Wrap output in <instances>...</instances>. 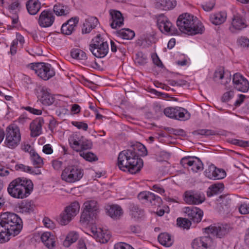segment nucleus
<instances>
[{"label": "nucleus", "instance_id": "052dcab7", "mask_svg": "<svg viewBox=\"0 0 249 249\" xmlns=\"http://www.w3.org/2000/svg\"><path fill=\"white\" fill-rule=\"evenodd\" d=\"M15 168L17 170H20L29 173L31 171V167L26 166L22 164L16 165Z\"/></svg>", "mask_w": 249, "mask_h": 249}, {"label": "nucleus", "instance_id": "dca6fc26", "mask_svg": "<svg viewBox=\"0 0 249 249\" xmlns=\"http://www.w3.org/2000/svg\"><path fill=\"white\" fill-rule=\"evenodd\" d=\"M36 93L38 100L44 105L50 106L54 102V97L45 87H38Z\"/></svg>", "mask_w": 249, "mask_h": 249}, {"label": "nucleus", "instance_id": "aec40b11", "mask_svg": "<svg viewBox=\"0 0 249 249\" xmlns=\"http://www.w3.org/2000/svg\"><path fill=\"white\" fill-rule=\"evenodd\" d=\"M184 213L194 223L200 222L203 215V211L195 207H187L184 208Z\"/></svg>", "mask_w": 249, "mask_h": 249}, {"label": "nucleus", "instance_id": "4d7b16f0", "mask_svg": "<svg viewBox=\"0 0 249 249\" xmlns=\"http://www.w3.org/2000/svg\"><path fill=\"white\" fill-rule=\"evenodd\" d=\"M234 96L233 91L231 90L226 92L222 97L221 100L223 102L229 101Z\"/></svg>", "mask_w": 249, "mask_h": 249}, {"label": "nucleus", "instance_id": "5701e85b", "mask_svg": "<svg viewBox=\"0 0 249 249\" xmlns=\"http://www.w3.org/2000/svg\"><path fill=\"white\" fill-rule=\"evenodd\" d=\"M246 27L245 19L240 15H237L234 16L229 29L232 33H235L236 31H240Z\"/></svg>", "mask_w": 249, "mask_h": 249}, {"label": "nucleus", "instance_id": "6e6552de", "mask_svg": "<svg viewBox=\"0 0 249 249\" xmlns=\"http://www.w3.org/2000/svg\"><path fill=\"white\" fill-rule=\"evenodd\" d=\"M69 142L71 147L77 152L88 150L91 148L92 142L79 133H73L69 138Z\"/></svg>", "mask_w": 249, "mask_h": 249}, {"label": "nucleus", "instance_id": "bf43d9fd", "mask_svg": "<svg viewBox=\"0 0 249 249\" xmlns=\"http://www.w3.org/2000/svg\"><path fill=\"white\" fill-rule=\"evenodd\" d=\"M114 249H134V248L129 244L121 242L114 245Z\"/></svg>", "mask_w": 249, "mask_h": 249}, {"label": "nucleus", "instance_id": "3c124183", "mask_svg": "<svg viewBox=\"0 0 249 249\" xmlns=\"http://www.w3.org/2000/svg\"><path fill=\"white\" fill-rule=\"evenodd\" d=\"M152 194V193L150 192H142L139 194L138 195V198L141 201L146 200L149 201L150 198H152V196H151Z\"/></svg>", "mask_w": 249, "mask_h": 249}, {"label": "nucleus", "instance_id": "8fccbe9b", "mask_svg": "<svg viewBox=\"0 0 249 249\" xmlns=\"http://www.w3.org/2000/svg\"><path fill=\"white\" fill-rule=\"evenodd\" d=\"M231 143L239 146L246 147L249 146V141L231 139L228 141Z\"/></svg>", "mask_w": 249, "mask_h": 249}, {"label": "nucleus", "instance_id": "4c0bfd02", "mask_svg": "<svg viewBox=\"0 0 249 249\" xmlns=\"http://www.w3.org/2000/svg\"><path fill=\"white\" fill-rule=\"evenodd\" d=\"M190 169L194 172H197L203 169V164L200 159L194 157L193 162Z\"/></svg>", "mask_w": 249, "mask_h": 249}, {"label": "nucleus", "instance_id": "4be33fe9", "mask_svg": "<svg viewBox=\"0 0 249 249\" xmlns=\"http://www.w3.org/2000/svg\"><path fill=\"white\" fill-rule=\"evenodd\" d=\"M111 17L110 26L113 29L121 27L124 24V18L121 13L116 10H111L110 12Z\"/></svg>", "mask_w": 249, "mask_h": 249}, {"label": "nucleus", "instance_id": "58836bf2", "mask_svg": "<svg viewBox=\"0 0 249 249\" xmlns=\"http://www.w3.org/2000/svg\"><path fill=\"white\" fill-rule=\"evenodd\" d=\"M193 134L194 135H202L204 136L205 137H208L213 135H217L220 134L216 131L207 129H201L194 131L193 132Z\"/></svg>", "mask_w": 249, "mask_h": 249}, {"label": "nucleus", "instance_id": "de8ad7c7", "mask_svg": "<svg viewBox=\"0 0 249 249\" xmlns=\"http://www.w3.org/2000/svg\"><path fill=\"white\" fill-rule=\"evenodd\" d=\"M193 159L194 157H185L181 159L180 163L184 168L190 170Z\"/></svg>", "mask_w": 249, "mask_h": 249}, {"label": "nucleus", "instance_id": "ea45409f", "mask_svg": "<svg viewBox=\"0 0 249 249\" xmlns=\"http://www.w3.org/2000/svg\"><path fill=\"white\" fill-rule=\"evenodd\" d=\"M134 61L136 64L143 66L147 62V57L142 52H139L136 54Z\"/></svg>", "mask_w": 249, "mask_h": 249}, {"label": "nucleus", "instance_id": "5fc2aeb1", "mask_svg": "<svg viewBox=\"0 0 249 249\" xmlns=\"http://www.w3.org/2000/svg\"><path fill=\"white\" fill-rule=\"evenodd\" d=\"M237 44L242 47H249V39L246 36H241L237 40Z\"/></svg>", "mask_w": 249, "mask_h": 249}, {"label": "nucleus", "instance_id": "c756f323", "mask_svg": "<svg viewBox=\"0 0 249 249\" xmlns=\"http://www.w3.org/2000/svg\"><path fill=\"white\" fill-rule=\"evenodd\" d=\"M227 18V14L225 12H219L211 15L210 19L212 23L215 25H219L223 23Z\"/></svg>", "mask_w": 249, "mask_h": 249}, {"label": "nucleus", "instance_id": "0eeeda50", "mask_svg": "<svg viewBox=\"0 0 249 249\" xmlns=\"http://www.w3.org/2000/svg\"><path fill=\"white\" fill-rule=\"evenodd\" d=\"M89 50L95 57L102 58L108 53V45L107 41L98 35L92 39Z\"/></svg>", "mask_w": 249, "mask_h": 249}, {"label": "nucleus", "instance_id": "f257e3e1", "mask_svg": "<svg viewBox=\"0 0 249 249\" xmlns=\"http://www.w3.org/2000/svg\"><path fill=\"white\" fill-rule=\"evenodd\" d=\"M22 229V221L17 214L6 212L0 215V243L10 240V236L18 235Z\"/></svg>", "mask_w": 249, "mask_h": 249}, {"label": "nucleus", "instance_id": "ddd939ff", "mask_svg": "<svg viewBox=\"0 0 249 249\" xmlns=\"http://www.w3.org/2000/svg\"><path fill=\"white\" fill-rule=\"evenodd\" d=\"M5 143L11 148H14L20 141V133L19 128L16 125H9L6 130Z\"/></svg>", "mask_w": 249, "mask_h": 249}, {"label": "nucleus", "instance_id": "e2e57ef3", "mask_svg": "<svg viewBox=\"0 0 249 249\" xmlns=\"http://www.w3.org/2000/svg\"><path fill=\"white\" fill-rule=\"evenodd\" d=\"M168 130L171 133L175 135L184 136L185 135V131L181 129H176L171 128H168Z\"/></svg>", "mask_w": 249, "mask_h": 249}, {"label": "nucleus", "instance_id": "f8f14e48", "mask_svg": "<svg viewBox=\"0 0 249 249\" xmlns=\"http://www.w3.org/2000/svg\"><path fill=\"white\" fill-rule=\"evenodd\" d=\"M80 205L77 201L66 207L58 218L59 223L63 226L69 224L79 212Z\"/></svg>", "mask_w": 249, "mask_h": 249}, {"label": "nucleus", "instance_id": "4468645a", "mask_svg": "<svg viewBox=\"0 0 249 249\" xmlns=\"http://www.w3.org/2000/svg\"><path fill=\"white\" fill-rule=\"evenodd\" d=\"M183 200L188 204L198 205L205 201V196L200 191L191 190L184 192Z\"/></svg>", "mask_w": 249, "mask_h": 249}, {"label": "nucleus", "instance_id": "680f3d73", "mask_svg": "<svg viewBox=\"0 0 249 249\" xmlns=\"http://www.w3.org/2000/svg\"><path fill=\"white\" fill-rule=\"evenodd\" d=\"M63 162L58 160H55L52 161V166L53 169L55 170H60L63 166Z\"/></svg>", "mask_w": 249, "mask_h": 249}, {"label": "nucleus", "instance_id": "a18cd8bd", "mask_svg": "<svg viewBox=\"0 0 249 249\" xmlns=\"http://www.w3.org/2000/svg\"><path fill=\"white\" fill-rule=\"evenodd\" d=\"M177 222L178 227L187 230L190 228L192 224L191 221L186 218H178Z\"/></svg>", "mask_w": 249, "mask_h": 249}, {"label": "nucleus", "instance_id": "7ed1b4c3", "mask_svg": "<svg viewBox=\"0 0 249 249\" xmlns=\"http://www.w3.org/2000/svg\"><path fill=\"white\" fill-rule=\"evenodd\" d=\"M203 230L208 235L195 239L191 244L193 249H207L211 247L213 241L209 234L210 233L217 237L221 238L229 232L230 227L228 225H211Z\"/></svg>", "mask_w": 249, "mask_h": 249}, {"label": "nucleus", "instance_id": "9d476101", "mask_svg": "<svg viewBox=\"0 0 249 249\" xmlns=\"http://www.w3.org/2000/svg\"><path fill=\"white\" fill-rule=\"evenodd\" d=\"M84 175L83 170L77 165L66 167L61 174V178L68 183H74L81 179Z\"/></svg>", "mask_w": 249, "mask_h": 249}, {"label": "nucleus", "instance_id": "6ab92c4d", "mask_svg": "<svg viewBox=\"0 0 249 249\" xmlns=\"http://www.w3.org/2000/svg\"><path fill=\"white\" fill-rule=\"evenodd\" d=\"M204 174L208 178L213 180L221 179L226 176L224 170L216 168L213 164L209 166L204 171Z\"/></svg>", "mask_w": 249, "mask_h": 249}, {"label": "nucleus", "instance_id": "2f4dec72", "mask_svg": "<svg viewBox=\"0 0 249 249\" xmlns=\"http://www.w3.org/2000/svg\"><path fill=\"white\" fill-rule=\"evenodd\" d=\"M174 108H175V115L176 116L174 117V119L184 120L190 118V114L185 109L178 107H175Z\"/></svg>", "mask_w": 249, "mask_h": 249}, {"label": "nucleus", "instance_id": "c03bdc74", "mask_svg": "<svg viewBox=\"0 0 249 249\" xmlns=\"http://www.w3.org/2000/svg\"><path fill=\"white\" fill-rule=\"evenodd\" d=\"M79 154L81 157H83L86 160L92 162L97 161L98 157L94 154L90 152H85L84 151H80Z\"/></svg>", "mask_w": 249, "mask_h": 249}, {"label": "nucleus", "instance_id": "0e129e2a", "mask_svg": "<svg viewBox=\"0 0 249 249\" xmlns=\"http://www.w3.org/2000/svg\"><path fill=\"white\" fill-rule=\"evenodd\" d=\"M79 21V18L78 17L72 18L67 21L65 24L69 25L70 26L73 27L75 29L76 25L77 24Z\"/></svg>", "mask_w": 249, "mask_h": 249}, {"label": "nucleus", "instance_id": "13d9d810", "mask_svg": "<svg viewBox=\"0 0 249 249\" xmlns=\"http://www.w3.org/2000/svg\"><path fill=\"white\" fill-rule=\"evenodd\" d=\"M239 211L242 214L249 213V204L243 203L239 207Z\"/></svg>", "mask_w": 249, "mask_h": 249}, {"label": "nucleus", "instance_id": "39448f33", "mask_svg": "<svg viewBox=\"0 0 249 249\" xmlns=\"http://www.w3.org/2000/svg\"><path fill=\"white\" fill-rule=\"evenodd\" d=\"M177 25L180 32L191 35L202 34L204 30V26L196 17L187 13L179 16Z\"/></svg>", "mask_w": 249, "mask_h": 249}, {"label": "nucleus", "instance_id": "393cba45", "mask_svg": "<svg viewBox=\"0 0 249 249\" xmlns=\"http://www.w3.org/2000/svg\"><path fill=\"white\" fill-rule=\"evenodd\" d=\"M41 240L48 249H52L55 246V236L50 232H44L41 235Z\"/></svg>", "mask_w": 249, "mask_h": 249}, {"label": "nucleus", "instance_id": "b1692460", "mask_svg": "<svg viewBox=\"0 0 249 249\" xmlns=\"http://www.w3.org/2000/svg\"><path fill=\"white\" fill-rule=\"evenodd\" d=\"M99 23L98 19L95 17H90L85 20L82 28V33H89L93 29L95 28Z\"/></svg>", "mask_w": 249, "mask_h": 249}, {"label": "nucleus", "instance_id": "a211bd4d", "mask_svg": "<svg viewBox=\"0 0 249 249\" xmlns=\"http://www.w3.org/2000/svg\"><path fill=\"white\" fill-rule=\"evenodd\" d=\"M55 17L52 11H43L38 18V22L39 26L43 28L49 27L54 21Z\"/></svg>", "mask_w": 249, "mask_h": 249}, {"label": "nucleus", "instance_id": "774afa93", "mask_svg": "<svg viewBox=\"0 0 249 249\" xmlns=\"http://www.w3.org/2000/svg\"><path fill=\"white\" fill-rule=\"evenodd\" d=\"M18 44V40H14L10 47V53L12 55H14L17 53V45Z\"/></svg>", "mask_w": 249, "mask_h": 249}, {"label": "nucleus", "instance_id": "1a4fd4ad", "mask_svg": "<svg viewBox=\"0 0 249 249\" xmlns=\"http://www.w3.org/2000/svg\"><path fill=\"white\" fill-rule=\"evenodd\" d=\"M28 67L33 70L37 75L44 80H47L55 75V71L52 66L48 63H31Z\"/></svg>", "mask_w": 249, "mask_h": 249}, {"label": "nucleus", "instance_id": "6e6d98bb", "mask_svg": "<svg viewBox=\"0 0 249 249\" xmlns=\"http://www.w3.org/2000/svg\"><path fill=\"white\" fill-rule=\"evenodd\" d=\"M175 108L173 107H168L164 109L163 113L167 117L173 118L176 116L175 115Z\"/></svg>", "mask_w": 249, "mask_h": 249}, {"label": "nucleus", "instance_id": "603ef678", "mask_svg": "<svg viewBox=\"0 0 249 249\" xmlns=\"http://www.w3.org/2000/svg\"><path fill=\"white\" fill-rule=\"evenodd\" d=\"M74 29L73 27L64 23L61 27V31L62 34L70 35L72 33Z\"/></svg>", "mask_w": 249, "mask_h": 249}, {"label": "nucleus", "instance_id": "a19ab883", "mask_svg": "<svg viewBox=\"0 0 249 249\" xmlns=\"http://www.w3.org/2000/svg\"><path fill=\"white\" fill-rule=\"evenodd\" d=\"M118 34L124 39H132L135 36V33L129 29H123L117 32Z\"/></svg>", "mask_w": 249, "mask_h": 249}, {"label": "nucleus", "instance_id": "412c9836", "mask_svg": "<svg viewBox=\"0 0 249 249\" xmlns=\"http://www.w3.org/2000/svg\"><path fill=\"white\" fill-rule=\"evenodd\" d=\"M44 124V120L42 118H39L34 120L30 125L31 130V136L36 137L41 133L42 125Z\"/></svg>", "mask_w": 249, "mask_h": 249}, {"label": "nucleus", "instance_id": "72a5a7b5", "mask_svg": "<svg viewBox=\"0 0 249 249\" xmlns=\"http://www.w3.org/2000/svg\"><path fill=\"white\" fill-rule=\"evenodd\" d=\"M78 238V234L75 231L70 232L65 240L63 242V245L66 247H69L70 245L75 242Z\"/></svg>", "mask_w": 249, "mask_h": 249}, {"label": "nucleus", "instance_id": "2eb2a0df", "mask_svg": "<svg viewBox=\"0 0 249 249\" xmlns=\"http://www.w3.org/2000/svg\"><path fill=\"white\" fill-rule=\"evenodd\" d=\"M157 25L160 31L162 33H167L171 35L178 34V31L177 28L173 26L172 23L163 14L158 16Z\"/></svg>", "mask_w": 249, "mask_h": 249}, {"label": "nucleus", "instance_id": "f3484780", "mask_svg": "<svg viewBox=\"0 0 249 249\" xmlns=\"http://www.w3.org/2000/svg\"><path fill=\"white\" fill-rule=\"evenodd\" d=\"M232 82L235 89L243 92H247L249 89L248 81L239 73L233 75Z\"/></svg>", "mask_w": 249, "mask_h": 249}, {"label": "nucleus", "instance_id": "20e7f679", "mask_svg": "<svg viewBox=\"0 0 249 249\" xmlns=\"http://www.w3.org/2000/svg\"><path fill=\"white\" fill-rule=\"evenodd\" d=\"M33 186L31 180L24 178H18L10 183L7 191L11 196L22 199L30 195L33 190Z\"/></svg>", "mask_w": 249, "mask_h": 249}, {"label": "nucleus", "instance_id": "9b49d317", "mask_svg": "<svg viewBox=\"0 0 249 249\" xmlns=\"http://www.w3.org/2000/svg\"><path fill=\"white\" fill-rule=\"evenodd\" d=\"M80 205L77 201L66 207L58 218L59 223L63 226L69 224L79 212Z\"/></svg>", "mask_w": 249, "mask_h": 249}, {"label": "nucleus", "instance_id": "338daca9", "mask_svg": "<svg viewBox=\"0 0 249 249\" xmlns=\"http://www.w3.org/2000/svg\"><path fill=\"white\" fill-rule=\"evenodd\" d=\"M72 124L74 126L77 127L78 128L82 129L84 130H87L88 128V124L84 123L74 122H72Z\"/></svg>", "mask_w": 249, "mask_h": 249}, {"label": "nucleus", "instance_id": "e433bc0d", "mask_svg": "<svg viewBox=\"0 0 249 249\" xmlns=\"http://www.w3.org/2000/svg\"><path fill=\"white\" fill-rule=\"evenodd\" d=\"M71 55L73 58L85 60L87 59L86 53L79 49H73L71 52Z\"/></svg>", "mask_w": 249, "mask_h": 249}, {"label": "nucleus", "instance_id": "473e14b6", "mask_svg": "<svg viewBox=\"0 0 249 249\" xmlns=\"http://www.w3.org/2000/svg\"><path fill=\"white\" fill-rule=\"evenodd\" d=\"M158 241L162 245L170 247L173 244L171 236L167 233H161L158 236Z\"/></svg>", "mask_w": 249, "mask_h": 249}, {"label": "nucleus", "instance_id": "f704fd0d", "mask_svg": "<svg viewBox=\"0 0 249 249\" xmlns=\"http://www.w3.org/2000/svg\"><path fill=\"white\" fill-rule=\"evenodd\" d=\"M53 11L57 16L67 15L69 13L68 7L60 3L54 5Z\"/></svg>", "mask_w": 249, "mask_h": 249}, {"label": "nucleus", "instance_id": "c9c22d12", "mask_svg": "<svg viewBox=\"0 0 249 249\" xmlns=\"http://www.w3.org/2000/svg\"><path fill=\"white\" fill-rule=\"evenodd\" d=\"M19 212L22 213H30L34 211V206L31 202H22L19 206Z\"/></svg>", "mask_w": 249, "mask_h": 249}, {"label": "nucleus", "instance_id": "69168bd1", "mask_svg": "<svg viewBox=\"0 0 249 249\" xmlns=\"http://www.w3.org/2000/svg\"><path fill=\"white\" fill-rule=\"evenodd\" d=\"M164 108L159 104L155 103L153 106V109L155 113L158 115H161L163 112Z\"/></svg>", "mask_w": 249, "mask_h": 249}, {"label": "nucleus", "instance_id": "79ce46f5", "mask_svg": "<svg viewBox=\"0 0 249 249\" xmlns=\"http://www.w3.org/2000/svg\"><path fill=\"white\" fill-rule=\"evenodd\" d=\"M131 146L136 153H138L139 157L140 158V156H145L147 155V151L145 146L142 143H138Z\"/></svg>", "mask_w": 249, "mask_h": 249}, {"label": "nucleus", "instance_id": "423d86ee", "mask_svg": "<svg viewBox=\"0 0 249 249\" xmlns=\"http://www.w3.org/2000/svg\"><path fill=\"white\" fill-rule=\"evenodd\" d=\"M83 208L80 222L83 223H89L96 218L98 212V206L96 201L90 200L85 201L83 204Z\"/></svg>", "mask_w": 249, "mask_h": 249}, {"label": "nucleus", "instance_id": "bb28decb", "mask_svg": "<svg viewBox=\"0 0 249 249\" xmlns=\"http://www.w3.org/2000/svg\"><path fill=\"white\" fill-rule=\"evenodd\" d=\"M26 8L30 15H35L41 8V3L38 0H28L26 2Z\"/></svg>", "mask_w": 249, "mask_h": 249}, {"label": "nucleus", "instance_id": "864d4df0", "mask_svg": "<svg viewBox=\"0 0 249 249\" xmlns=\"http://www.w3.org/2000/svg\"><path fill=\"white\" fill-rule=\"evenodd\" d=\"M224 75V69L223 67H219L216 70L214 73L213 78L214 80L217 79H222Z\"/></svg>", "mask_w": 249, "mask_h": 249}, {"label": "nucleus", "instance_id": "cd10ccee", "mask_svg": "<svg viewBox=\"0 0 249 249\" xmlns=\"http://www.w3.org/2000/svg\"><path fill=\"white\" fill-rule=\"evenodd\" d=\"M130 215L131 218L135 220H139L144 216V211L140 208L137 205L134 204L130 205L129 207Z\"/></svg>", "mask_w": 249, "mask_h": 249}, {"label": "nucleus", "instance_id": "49530a36", "mask_svg": "<svg viewBox=\"0 0 249 249\" xmlns=\"http://www.w3.org/2000/svg\"><path fill=\"white\" fill-rule=\"evenodd\" d=\"M109 234L105 232L101 229H100V232L96 238L97 241L101 243H106L109 240Z\"/></svg>", "mask_w": 249, "mask_h": 249}, {"label": "nucleus", "instance_id": "a878e982", "mask_svg": "<svg viewBox=\"0 0 249 249\" xmlns=\"http://www.w3.org/2000/svg\"><path fill=\"white\" fill-rule=\"evenodd\" d=\"M175 0H159L155 3V7L157 9L168 10L174 8L176 5Z\"/></svg>", "mask_w": 249, "mask_h": 249}, {"label": "nucleus", "instance_id": "37998d69", "mask_svg": "<svg viewBox=\"0 0 249 249\" xmlns=\"http://www.w3.org/2000/svg\"><path fill=\"white\" fill-rule=\"evenodd\" d=\"M224 185L222 183L213 184L209 187L210 192H207L208 196H211L214 195L221 193L223 189Z\"/></svg>", "mask_w": 249, "mask_h": 249}, {"label": "nucleus", "instance_id": "7c9ffc66", "mask_svg": "<svg viewBox=\"0 0 249 249\" xmlns=\"http://www.w3.org/2000/svg\"><path fill=\"white\" fill-rule=\"evenodd\" d=\"M31 160L33 164L37 168L42 167L44 164L43 159L35 151V150L30 151Z\"/></svg>", "mask_w": 249, "mask_h": 249}, {"label": "nucleus", "instance_id": "09e8293b", "mask_svg": "<svg viewBox=\"0 0 249 249\" xmlns=\"http://www.w3.org/2000/svg\"><path fill=\"white\" fill-rule=\"evenodd\" d=\"M151 196H152V198H150V199L149 200V201L150 202L151 205L155 207H160L162 202L161 198L160 196H156L153 193H152Z\"/></svg>", "mask_w": 249, "mask_h": 249}, {"label": "nucleus", "instance_id": "f03ea898", "mask_svg": "<svg viewBox=\"0 0 249 249\" xmlns=\"http://www.w3.org/2000/svg\"><path fill=\"white\" fill-rule=\"evenodd\" d=\"M118 165L121 170H127L131 174H136L142 167L143 161L131 146L129 149L119 153Z\"/></svg>", "mask_w": 249, "mask_h": 249}, {"label": "nucleus", "instance_id": "c85d7f7f", "mask_svg": "<svg viewBox=\"0 0 249 249\" xmlns=\"http://www.w3.org/2000/svg\"><path fill=\"white\" fill-rule=\"evenodd\" d=\"M108 215L114 219H119L123 214V211L121 207L117 205H112L108 210Z\"/></svg>", "mask_w": 249, "mask_h": 249}]
</instances>
